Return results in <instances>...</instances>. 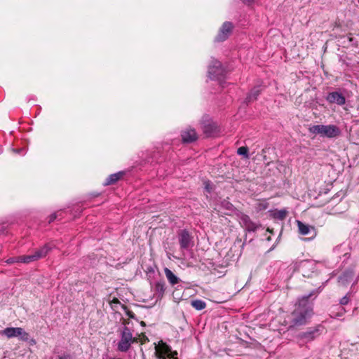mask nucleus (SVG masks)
<instances>
[{
	"mask_svg": "<svg viewBox=\"0 0 359 359\" xmlns=\"http://www.w3.org/2000/svg\"><path fill=\"white\" fill-rule=\"evenodd\" d=\"M177 236L181 249L187 250L193 246V237L187 229L180 230Z\"/></svg>",
	"mask_w": 359,
	"mask_h": 359,
	"instance_id": "nucleus-7",
	"label": "nucleus"
},
{
	"mask_svg": "<svg viewBox=\"0 0 359 359\" xmlns=\"http://www.w3.org/2000/svg\"><path fill=\"white\" fill-rule=\"evenodd\" d=\"M353 278L354 273L353 271H346L339 277V283L342 285H346L350 283L353 280Z\"/></svg>",
	"mask_w": 359,
	"mask_h": 359,
	"instance_id": "nucleus-15",
	"label": "nucleus"
},
{
	"mask_svg": "<svg viewBox=\"0 0 359 359\" xmlns=\"http://www.w3.org/2000/svg\"><path fill=\"white\" fill-rule=\"evenodd\" d=\"M245 4H250L254 2L255 0H242Z\"/></svg>",
	"mask_w": 359,
	"mask_h": 359,
	"instance_id": "nucleus-36",
	"label": "nucleus"
},
{
	"mask_svg": "<svg viewBox=\"0 0 359 359\" xmlns=\"http://www.w3.org/2000/svg\"><path fill=\"white\" fill-rule=\"evenodd\" d=\"M349 301H350V299H349V297H348V295L346 294V295H345L344 297H343L340 299V301H339V306H344V305H346V304H348Z\"/></svg>",
	"mask_w": 359,
	"mask_h": 359,
	"instance_id": "nucleus-29",
	"label": "nucleus"
},
{
	"mask_svg": "<svg viewBox=\"0 0 359 359\" xmlns=\"http://www.w3.org/2000/svg\"><path fill=\"white\" fill-rule=\"evenodd\" d=\"M165 291V283L164 280H160L156 283L154 285V295L161 299L163 297Z\"/></svg>",
	"mask_w": 359,
	"mask_h": 359,
	"instance_id": "nucleus-16",
	"label": "nucleus"
},
{
	"mask_svg": "<svg viewBox=\"0 0 359 359\" xmlns=\"http://www.w3.org/2000/svg\"><path fill=\"white\" fill-rule=\"evenodd\" d=\"M128 323L123 320L124 326L120 330V340L117 344V350L120 352H127L131 345L137 342V339L133 336L131 330L126 326Z\"/></svg>",
	"mask_w": 359,
	"mask_h": 359,
	"instance_id": "nucleus-2",
	"label": "nucleus"
},
{
	"mask_svg": "<svg viewBox=\"0 0 359 359\" xmlns=\"http://www.w3.org/2000/svg\"><path fill=\"white\" fill-rule=\"evenodd\" d=\"M56 218H57V214H56V213H53V214H51V215L49 216V220H48V222H49V223L53 222Z\"/></svg>",
	"mask_w": 359,
	"mask_h": 359,
	"instance_id": "nucleus-33",
	"label": "nucleus"
},
{
	"mask_svg": "<svg viewBox=\"0 0 359 359\" xmlns=\"http://www.w3.org/2000/svg\"><path fill=\"white\" fill-rule=\"evenodd\" d=\"M201 124L203 133L206 135V136H211L214 133L216 129L214 123L209 121H203Z\"/></svg>",
	"mask_w": 359,
	"mask_h": 359,
	"instance_id": "nucleus-18",
	"label": "nucleus"
},
{
	"mask_svg": "<svg viewBox=\"0 0 359 359\" xmlns=\"http://www.w3.org/2000/svg\"><path fill=\"white\" fill-rule=\"evenodd\" d=\"M260 92L261 90L259 87L253 88L246 98L247 102H250L252 101L257 100V97L260 94Z\"/></svg>",
	"mask_w": 359,
	"mask_h": 359,
	"instance_id": "nucleus-22",
	"label": "nucleus"
},
{
	"mask_svg": "<svg viewBox=\"0 0 359 359\" xmlns=\"http://www.w3.org/2000/svg\"><path fill=\"white\" fill-rule=\"evenodd\" d=\"M155 354L158 359H173L177 352L172 351L170 346L161 341L155 346Z\"/></svg>",
	"mask_w": 359,
	"mask_h": 359,
	"instance_id": "nucleus-4",
	"label": "nucleus"
},
{
	"mask_svg": "<svg viewBox=\"0 0 359 359\" xmlns=\"http://www.w3.org/2000/svg\"><path fill=\"white\" fill-rule=\"evenodd\" d=\"M238 154L241 156H243L244 158H248L249 154H248V148L247 147H241L237 150Z\"/></svg>",
	"mask_w": 359,
	"mask_h": 359,
	"instance_id": "nucleus-27",
	"label": "nucleus"
},
{
	"mask_svg": "<svg viewBox=\"0 0 359 359\" xmlns=\"http://www.w3.org/2000/svg\"><path fill=\"white\" fill-rule=\"evenodd\" d=\"M1 334L6 336L8 338L19 337L22 341L29 339V334L21 327H7L2 330Z\"/></svg>",
	"mask_w": 359,
	"mask_h": 359,
	"instance_id": "nucleus-6",
	"label": "nucleus"
},
{
	"mask_svg": "<svg viewBox=\"0 0 359 359\" xmlns=\"http://www.w3.org/2000/svg\"><path fill=\"white\" fill-rule=\"evenodd\" d=\"M211 67H215V68L221 67V64L219 61L215 60L214 61V64L212 65V66Z\"/></svg>",
	"mask_w": 359,
	"mask_h": 359,
	"instance_id": "nucleus-35",
	"label": "nucleus"
},
{
	"mask_svg": "<svg viewBox=\"0 0 359 359\" xmlns=\"http://www.w3.org/2000/svg\"><path fill=\"white\" fill-rule=\"evenodd\" d=\"M53 245H50V244H46L43 245L40 249H38L36 250L33 254L36 257V260L44 257L48 252L52 249Z\"/></svg>",
	"mask_w": 359,
	"mask_h": 359,
	"instance_id": "nucleus-17",
	"label": "nucleus"
},
{
	"mask_svg": "<svg viewBox=\"0 0 359 359\" xmlns=\"http://www.w3.org/2000/svg\"><path fill=\"white\" fill-rule=\"evenodd\" d=\"M182 139L185 143H191L197 140V134L194 129L189 128L182 133Z\"/></svg>",
	"mask_w": 359,
	"mask_h": 359,
	"instance_id": "nucleus-14",
	"label": "nucleus"
},
{
	"mask_svg": "<svg viewBox=\"0 0 359 359\" xmlns=\"http://www.w3.org/2000/svg\"><path fill=\"white\" fill-rule=\"evenodd\" d=\"M221 207L226 210V212H225L226 215H230L231 212H233L234 206L231 203L228 201L227 200H223L221 203Z\"/></svg>",
	"mask_w": 359,
	"mask_h": 359,
	"instance_id": "nucleus-24",
	"label": "nucleus"
},
{
	"mask_svg": "<svg viewBox=\"0 0 359 359\" xmlns=\"http://www.w3.org/2000/svg\"><path fill=\"white\" fill-rule=\"evenodd\" d=\"M19 261L20 262L23 263H30L32 262L36 261V257L34 255V254L29 255H24L18 257Z\"/></svg>",
	"mask_w": 359,
	"mask_h": 359,
	"instance_id": "nucleus-26",
	"label": "nucleus"
},
{
	"mask_svg": "<svg viewBox=\"0 0 359 359\" xmlns=\"http://www.w3.org/2000/svg\"><path fill=\"white\" fill-rule=\"evenodd\" d=\"M208 76L212 80H217L222 82L225 79L226 74L228 73V69H210Z\"/></svg>",
	"mask_w": 359,
	"mask_h": 359,
	"instance_id": "nucleus-13",
	"label": "nucleus"
},
{
	"mask_svg": "<svg viewBox=\"0 0 359 359\" xmlns=\"http://www.w3.org/2000/svg\"><path fill=\"white\" fill-rule=\"evenodd\" d=\"M205 189L208 190V192H210V189L209 188L208 185L205 186Z\"/></svg>",
	"mask_w": 359,
	"mask_h": 359,
	"instance_id": "nucleus-37",
	"label": "nucleus"
},
{
	"mask_svg": "<svg viewBox=\"0 0 359 359\" xmlns=\"http://www.w3.org/2000/svg\"><path fill=\"white\" fill-rule=\"evenodd\" d=\"M347 39L348 41V42L352 44V45H355V43H354V39L353 37L351 36V34H349L348 36H347Z\"/></svg>",
	"mask_w": 359,
	"mask_h": 359,
	"instance_id": "nucleus-34",
	"label": "nucleus"
},
{
	"mask_svg": "<svg viewBox=\"0 0 359 359\" xmlns=\"http://www.w3.org/2000/svg\"><path fill=\"white\" fill-rule=\"evenodd\" d=\"M124 175L123 172H118L116 173H114L110 175L104 182V186H108L116 183L118 180H120L123 175Z\"/></svg>",
	"mask_w": 359,
	"mask_h": 359,
	"instance_id": "nucleus-19",
	"label": "nucleus"
},
{
	"mask_svg": "<svg viewBox=\"0 0 359 359\" xmlns=\"http://www.w3.org/2000/svg\"><path fill=\"white\" fill-rule=\"evenodd\" d=\"M323 327L320 325L314 327H309L306 331L300 332L298 337L304 343H307L320 336Z\"/></svg>",
	"mask_w": 359,
	"mask_h": 359,
	"instance_id": "nucleus-5",
	"label": "nucleus"
},
{
	"mask_svg": "<svg viewBox=\"0 0 359 359\" xmlns=\"http://www.w3.org/2000/svg\"><path fill=\"white\" fill-rule=\"evenodd\" d=\"M310 133L313 135H319L322 137L334 138L338 137L341 130L339 127L335 125H313L309 128Z\"/></svg>",
	"mask_w": 359,
	"mask_h": 359,
	"instance_id": "nucleus-3",
	"label": "nucleus"
},
{
	"mask_svg": "<svg viewBox=\"0 0 359 359\" xmlns=\"http://www.w3.org/2000/svg\"><path fill=\"white\" fill-rule=\"evenodd\" d=\"M345 313L346 310L343 306L335 305L331 309L330 316L332 318H339L343 316Z\"/></svg>",
	"mask_w": 359,
	"mask_h": 359,
	"instance_id": "nucleus-20",
	"label": "nucleus"
},
{
	"mask_svg": "<svg viewBox=\"0 0 359 359\" xmlns=\"http://www.w3.org/2000/svg\"><path fill=\"white\" fill-rule=\"evenodd\" d=\"M239 223L242 227L249 232H255L260 226L258 224L252 222L250 217L245 214L238 215Z\"/></svg>",
	"mask_w": 359,
	"mask_h": 359,
	"instance_id": "nucleus-8",
	"label": "nucleus"
},
{
	"mask_svg": "<svg viewBox=\"0 0 359 359\" xmlns=\"http://www.w3.org/2000/svg\"><path fill=\"white\" fill-rule=\"evenodd\" d=\"M6 262L8 264H13L15 262H20V261H19L18 257H11V258L8 259L6 261Z\"/></svg>",
	"mask_w": 359,
	"mask_h": 359,
	"instance_id": "nucleus-31",
	"label": "nucleus"
},
{
	"mask_svg": "<svg viewBox=\"0 0 359 359\" xmlns=\"http://www.w3.org/2000/svg\"><path fill=\"white\" fill-rule=\"evenodd\" d=\"M57 359H74V358L70 353L64 352L62 354L59 355Z\"/></svg>",
	"mask_w": 359,
	"mask_h": 359,
	"instance_id": "nucleus-28",
	"label": "nucleus"
},
{
	"mask_svg": "<svg viewBox=\"0 0 359 359\" xmlns=\"http://www.w3.org/2000/svg\"><path fill=\"white\" fill-rule=\"evenodd\" d=\"M316 294V290L298 299L296 308L292 313V323L299 326L306 323L307 320L313 315V302L309 299Z\"/></svg>",
	"mask_w": 359,
	"mask_h": 359,
	"instance_id": "nucleus-1",
	"label": "nucleus"
},
{
	"mask_svg": "<svg viewBox=\"0 0 359 359\" xmlns=\"http://www.w3.org/2000/svg\"><path fill=\"white\" fill-rule=\"evenodd\" d=\"M141 325H143V326H144V325H145V323H144V322H143V321H142V322H141Z\"/></svg>",
	"mask_w": 359,
	"mask_h": 359,
	"instance_id": "nucleus-38",
	"label": "nucleus"
},
{
	"mask_svg": "<svg viewBox=\"0 0 359 359\" xmlns=\"http://www.w3.org/2000/svg\"><path fill=\"white\" fill-rule=\"evenodd\" d=\"M287 215V211L285 209L275 210L272 213L273 218L279 220H283L284 219H285Z\"/></svg>",
	"mask_w": 359,
	"mask_h": 359,
	"instance_id": "nucleus-23",
	"label": "nucleus"
},
{
	"mask_svg": "<svg viewBox=\"0 0 359 359\" xmlns=\"http://www.w3.org/2000/svg\"><path fill=\"white\" fill-rule=\"evenodd\" d=\"M17 153H20V150H15Z\"/></svg>",
	"mask_w": 359,
	"mask_h": 359,
	"instance_id": "nucleus-39",
	"label": "nucleus"
},
{
	"mask_svg": "<svg viewBox=\"0 0 359 359\" xmlns=\"http://www.w3.org/2000/svg\"><path fill=\"white\" fill-rule=\"evenodd\" d=\"M326 100L330 103H335L338 105H343L346 102L345 97L337 91L329 93L326 97Z\"/></svg>",
	"mask_w": 359,
	"mask_h": 359,
	"instance_id": "nucleus-12",
	"label": "nucleus"
},
{
	"mask_svg": "<svg viewBox=\"0 0 359 359\" xmlns=\"http://www.w3.org/2000/svg\"><path fill=\"white\" fill-rule=\"evenodd\" d=\"M313 264L311 261L309 260H302L299 262H295L291 264L289 266V271H301L303 273V276H305V269H309L310 266H313Z\"/></svg>",
	"mask_w": 359,
	"mask_h": 359,
	"instance_id": "nucleus-10",
	"label": "nucleus"
},
{
	"mask_svg": "<svg viewBox=\"0 0 359 359\" xmlns=\"http://www.w3.org/2000/svg\"><path fill=\"white\" fill-rule=\"evenodd\" d=\"M297 226L299 233L304 236H309V240L313 238L316 236V229L313 226L304 224L300 221H297Z\"/></svg>",
	"mask_w": 359,
	"mask_h": 359,
	"instance_id": "nucleus-11",
	"label": "nucleus"
},
{
	"mask_svg": "<svg viewBox=\"0 0 359 359\" xmlns=\"http://www.w3.org/2000/svg\"><path fill=\"white\" fill-rule=\"evenodd\" d=\"M173 359H177V358L176 357V358H173Z\"/></svg>",
	"mask_w": 359,
	"mask_h": 359,
	"instance_id": "nucleus-40",
	"label": "nucleus"
},
{
	"mask_svg": "<svg viewBox=\"0 0 359 359\" xmlns=\"http://www.w3.org/2000/svg\"><path fill=\"white\" fill-rule=\"evenodd\" d=\"M191 305L196 310L201 311L205 308L206 304L201 299H195L191 302Z\"/></svg>",
	"mask_w": 359,
	"mask_h": 359,
	"instance_id": "nucleus-25",
	"label": "nucleus"
},
{
	"mask_svg": "<svg viewBox=\"0 0 359 359\" xmlns=\"http://www.w3.org/2000/svg\"><path fill=\"white\" fill-rule=\"evenodd\" d=\"M232 29L233 25L231 22L226 21L224 22L219 31L218 34L215 37V41L218 42L225 41L231 32Z\"/></svg>",
	"mask_w": 359,
	"mask_h": 359,
	"instance_id": "nucleus-9",
	"label": "nucleus"
},
{
	"mask_svg": "<svg viewBox=\"0 0 359 359\" xmlns=\"http://www.w3.org/2000/svg\"><path fill=\"white\" fill-rule=\"evenodd\" d=\"M164 272L168 280L171 285H174L179 283L180 278L177 277L170 269L165 268Z\"/></svg>",
	"mask_w": 359,
	"mask_h": 359,
	"instance_id": "nucleus-21",
	"label": "nucleus"
},
{
	"mask_svg": "<svg viewBox=\"0 0 359 359\" xmlns=\"http://www.w3.org/2000/svg\"><path fill=\"white\" fill-rule=\"evenodd\" d=\"M121 307L126 311V315L130 318H135V314L133 311L128 310L125 305H121Z\"/></svg>",
	"mask_w": 359,
	"mask_h": 359,
	"instance_id": "nucleus-30",
	"label": "nucleus"
},
{
	"mask_svg": "<svg viewBox=\"0 0 359 359\" xmlns=\"http://www.w3.org/2000/svg\"><path fill=\"white\" fill-rule=\"evenodd\" d=\"M122 305L120 302V301L117 299V298H114L112 299V301L111 302V306L113 309H115V307L116 306V305Z\"/></svg>",
	"mask_w": 359,
	"mask_h": 359,
	"instance_id": "nucleus-32",
	"label": "nucleus"
}]
</instances>
